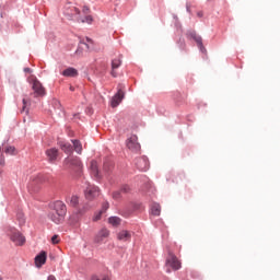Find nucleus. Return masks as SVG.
Returning <instances> with one entry per match:
<instances>
[{"mask_svg": "<svg viewBox=\"0 0 280 280\" xmlns=\"http://www.w3.org/2000/svg\"><path fill=\"white\" fill-rule=\"evenodd\" d=\"M83 23H93V16L88 15V16L85 18V21H83Z\"/></svg>", "mask_w": 280, "mask_h": 280, "instance_id": "nucleus-34", "label": "nucleus"}, {"mask_svg": "<svg viewBox=\"0 0 280 280\" xmlns=\"http://www.w3.org/2000/svg\"><path fill=\"white\" fill-rule=\"evenodd\" d=\"M52 212L59 214L60 218H65V215H67V205L62 201H55Z\"/></svg>", "mask_w": 280, "mask_h": 280, "instance_id": "nucleus-8", "label": "nucleus"}, {"mask_svg": "<svg viewBox=\"0 0 280 280\" xmlns=\"http://www.w3.org/2000/svg\"><path fill=\"white\" fill-rule=\"evenodd\" d=\"M8 235L15 246H23V244H25V236H23L16 229L10 228L8 230Z\"/></svg>", "mask_w": 280, "mask_h": 280, "instance_id": "nucleus-3", "label": "nucleus"}, {"mask_svg": "<svg viewBox=\"0 0 280 280\" xmlns=\"http://www.w3.org/2000/svg\"><path fill=\"white\" fill-rule=\"evenodd\" d=\"M108 207H109L108 202H104L103 207H102V210H101V213H106V211H108Z\"/></svg>", "mask_w": 280, "mask_h": 280, "instance_id": "nucleus-32", "label": "nucleus"}, {"mask_svg": "<svg viewBox=\"0 0 280 280\" xmlns=\"http://www.w3.org/2000/svg\"><path fill=\"white\" fill-rule=\"evenodd\" d=\"M83 12L86 14V12H89V8H88V7H84V8H83Z\"/></svg>", "mask_w": 280, "mask_h": 280, "instance_id": "nucleus-38", "label": "nucleus"}, {"mask_svg": "<svg viewBox=\"0 0 280 280\" xmlns=\"http://www.w3.org/2000/svg\"><path fill=\"white\" fill-rule=\"evenodd\" d=\"M117 240H119V242H130V240H132V233L128 230H122L117 233Z\"/></svg>", "mask_w": 280, "mask_h": 280, "instance_id": "nucleus-11", "label": "nucleus"}, {"mask_svg": "<svg viewBox=\"0 0 280 280\" xmlns=\"http://www.w3.org/2000/svg\"><path fill=\"white\" fill-rule=\"evenodd\" d=\"M24 71H25V73H31V72H32V69L25 68Z\"/></svg>", "mask_w": 280, "mask_h": 280, "instance_id": "nucleus-36", "label": "nucleus"}, {"mask_svg": "<svg viewBox=\"0 0 280 280\" xmlns=\"http://www.w3.org/2000/svg\"><path fill=\"white\" fill-rule=\"evenodd\" d=\"M49 219L55 222V224H60L63 220H65V217H60V214L51 211L49 213Z\"/></svg>", "mask_w": 280, "mask_h": 280, "instance_id": "nucleus-17", "label": "nucleus"}, {"mask_svg": "<svg viewBox=\"0 0 280 280\" xmlns=\"http://www.w3.org/2000/svg\"><path fill=\"white\" fill-rule=\"evenodd\" d=\"M121 67V57H118L114 60H112V75L113 78H117L116 69H119Z\"/></svg>", "mask_w": 280, "mask_h": 280, "instance_id": "nucleus-15", "label": "nucleus"}, {"mask_svg": "<svg viewBox=\"0 0 280 280\" xmlns=\"http://www.w3.org/2000/svg\"><path fill=\"white\" fill-rule=\"evenodd\" d=\"M63 167L66 170H71V172H75L77 174H82V161L80 158L70 155L63 160Z\"/></svg>", "mask_w": 280, "mask_h": 280, "instance_id": "nucleus-1", "label": "nucleus"}, {"mask_svg": "<svg viewBox=\"0 0 280 280\" xmlns=\"http://www.w3.org/2000/svg\"><path fill=\"white\" fill-rule=\"evenodd\" d=\"M120 191H121L122 194H130V186H128V185H122V186L120 187Z\"/></svg>", "mask_w": 280, "mask_h": 280, "instance_id": "nucleus-29", "label": "nucleus"}, {"mask_svg": "<svg viewBox=\"0 0 280 280\" xmlns=\"http://www.w3.org/2000/svg\"><path fill=\"white\" fill-rule=\"evenodd\" d=\"M84 194L86 200H93V198H97V196H100V188H97V186L88 184Z\"/></svg>", "mask_w": 280, "mask_h": 280, "instance_id": "nucleus-7", "label": "nucleus"}, {"mask_svg": "<svg viewBox=\"0 0 280 280\" xmlns=\"http://www.w3.org/2000/svg\"><path fill=\"white\" fill-rule=\"evenodd\" d=\"M108 222L112 226H119V224H121V219L119 217H110Z\"/></svg>", "mask_w": 280, "mask_h": 280, "instance_id": "nucleus-22", "label": "nucleus"}, {"mask_svg": "<svg viewBox=\"0 0 280 280\" xmlns=\"http://www.w3.org/2000/svg\"><path fill=\"white\" fill-rule=\"evenodd\" d=\"M136 167H138L140 172H148V170H150V161H148L145 156L138 158L136 159Z\"/></svg>", "mask_w": 280, "mask_h": 280, "instance_id": "nucleus-9", "label": "nucleus"}, {"mask_svg": "<svg viewBox=\"0 0 280 280\" xmlns=\"http://www.w3.org/2000/svg\"><path fill=\"white\" fill-rule=\"evenodd\" d=\"M90 170H91V174H92V176H94V178H100V171L97 170V162L92 161Z\"/></svg>", "mask_w": 280, "mask_h": 280, "instance_id": "nucleus-18", "label": "nucleus"}, {"mask_svg": "<svg viewBox=\"0 0 280 280\" xmlns=\"http://www.w3.org/2000/svg\"><path fill=\"white\" fill-rule=\"evenodd\" d=\"M192 38L197 43L198 47L201 49H205V46H202V37L201 36H198L196 35V33H192Z\"/></svg>", "mask_w": 280, "mask_h": 280, "instance_id": "nucleus-25", "label": "nucleus"}, {"mask_svg": "<svg viewBox=\"0 0 280 280\" xmlns=\"http://www.w3.org/2000/svg\"><path fill=\"white\" fill-rule=\"evenodd\" d=\"M60 148L61 150H63L66 152V154H69L72 152L73 148L71 147V144L67 143V142H61L60 143Z\"/></svg>", "mask_w": 280, "mask_h": 280, "instance_id": "nucleus-24", "label": "nucleus"}, {"mask_svg": "<svg viewBox=\"0 0 280 280\" xmlns=\"http://www.w3.org/2000/svg\"><path fill=\"white\" fill-rule=\"evenodd\" d=\"M102 211H100L95 217H94V222H97V220H102Z\"/></svg>", "mask_w": 280, "mask_h": 280, "instance_id": "nucleus-33", "label": "nucleus"}, {"mask_svg": "<svg viewBox=\"0 0 280 280\" xmlns=\"http://www.w3.org/2000/svg\"><path fill=\"white\" fill-rule=\"evenodd\" d=\"M167 272H172V270H171V269H167Z\"/></svg>", "mask_w": 280, "mask_h": 280, "instance_id": "nucleus-42", "label": "nucleus"}, {"mask_svg": "<svg viewBox=\"0 0 280 280\" xmlns=\"http://www.w3.org/2000/svg\"><path fill=\"white\" fill-rule=\"evenodd\" d=\"M65 78H78V70L75 68H68L61 73Z\"/></svg>", "mask_w": 280, "mask_h": 280, "instance_id": "nucleus-16", "label": "nucleus"}, {"mask_svg": "<svg viewBox=\"0 0 280 280\" xmlns=\"http://www.w3.org/2000/svg\"><path fill=\"white\" fill-rule=\"evenodd\" d=\"M49 183V176L48 175H37L32 179L30 183V187L34 190L38 189L39 185H47Z\"/></svg>", "mask_w": 280, "mask_h": 280, "instance_id": "nucleus-4", "label": "nucleus"}, {"mask_svg": "<svg viewBox=\"0 0 280 280\" xmlns=\"http://www.w3.org/2000/svg\"><path fill=\"white\" fill-rule=\"evenodd\" d=\"M121 100H124V91L118 90L117 94L112 100V107L117 108V105L121 104Z\"/></svg>", "mask_w": 280, "mask_h": 280, "instance_id": "nucleus-14", "label": "nucleus"}, {"mask_svg": "<svg viewBox=\"0 0 280 280\" xmlns=\"http://www.w3.org/2000/svg\"><path fill=\"white\" fill-rule=\"evenodd\" d=\"M46 156L49 163H56V160L58 159V149L52 148V149L46 150Z\"/></svg>", "mask_w": 280, "mask_h": 280, "instance_id": "nucleus-12", "label": "nucleus"}, {"mask_svg": "<svg viewBox=\"0 0 280 280\" xmlns=\"http://www.w3.org/2000/svg\"><path fill=\"white\" fill-rule=\"evenodd\" d=\"M73 10H74L75 14H80V9L74 8Z\"/></svg>", "mask_w": 280, "mask_h": 280, "instance_id": "nucleus-37", "label": "nucleus"}, {"mask_svg": "<svg viewBox=\"0 0 280 280\" xmlns=\"http://www.w3.org/2000/svg\"><path fill=\"white\" fill-rule=\"evenodd\" d=\"M151 213L152 215H161V205L153 203L151 207Z\"/></svg>", "mask_w": 280, "mask_h": 280, "instance_id": "nucleus-20", "label": "nucleus"}, {"mask_svg": "<svg viewBox=\"0 0 280 280\" xmlns=\"http://www.w3.org/2000/svg\"><path fill=\"white\" fill-rule=\"evenodd\" d=\"M88 43H91V39H90V38H88Z\"/></svg>", "mask_w": 280, "mask_h": 280, "instance_id": "nucleus-41", "label": "nucleus"}, {"mask_svg": "<svg viewBox=\"0 0 280 280\" xmlns=\"http://www.w3.org/2000/svg\"><path fill=\"white\" fill-rule=\"evenodd\" d=\"M84 47H86V49H89V44H86L84 42H80L79 47L75 50L77 56H82V51H83Z\"/></svg>", "mask_w": 280, "mask_h": 280, "instance_id": "nucleus-26", "label": "nucleus"}, {"mask_svg": "<svg viewBox=\"0 0 280 280\" xmlns=\"http://www.w3.org/2000/svg\"><path fill=\"white\" fill-rule=\"evenodd\" d=\"M25 106H27V101L25 98H23V108H22V110H25Z\"/></svg>", "mask_w": 280, "mask_h": 280, "instance_id": "nucleus-35", "label": "nucleus"}, {"mask_svg": "<svg viewBox=\"0 0 280 280\" xmlns=\"http://www.w3.org/2000/svg\"><path fill=\"white\" fill-rule=\"evenodd\" d=\"M109 235H110V231L106 229H102L101 231H98V233L94 237L95 244H102V242H104V240H107Z\"/></svg>", "mask_w": 280, "mask_h": 280, "instance_id": "nucleus-10", "label": "nucleus"}, {"mask_svg": "<svg viewBox=\"0 0 280 280\" xmlns=\"http://www.w3.org/2000/svg\"><path fill=\"white\" fill-rule=\"evenodd\" d=\"M28 82L32 86L35 97H45L47 91L45 90V86H43V83H40V81H38V79L35 75H31L28 78Z\"/></svg>", "mask_w": 280, "mask_h": 280, "instance_id": "nucleus-2", "label": "nucleus"}, {"mask_svg": "<svg viewBox=\"0 0 280 280\" xmlns=\"http://www.w3.org/2000/svg\"><path fill=\"white\" fill-rule=\"evenodd\" d=\"M166 268H172V270H180V260H178L176 255L168 253V257L166 258Z\"/></svg>", "mask_w": 280, "mask_h": 280, "instance_id": "nucleus-6", "label": "nucleus"}, {"mask_svg": "<svg viewBox=\"0 0 280 280\" xmlns=\"http://www.w3.org/2000/svg\"><path fill=\"white\" fill-rule=\"evenodd\" d=\"M121 190H117L113 192V198L114 200H119V198H121Z\"/></svg>", "mask_w": 280, "mask_h": 280, "instance_id": "nucleus-31", "label": "nucleus"}, {"mask_svg": "<svg viewBox=\"0 0 280 280\" xmlns=\"http://www.w3.org/2000/svg\"><path fill=\"white\" fill-rule=\"evenodd\" d=\"M0 280H3V278H2V277H0Z\"/></svg>", "mask_w": 280, "mask_h": 280, "instance_id": "nucleus-43", "label": "nucleus"}, {"mask_svg": "<svg viewBox=\"0 0 280 280\" xmlns=\"http://www.w3.org/2000/svg\"><path fill=\"white\" fill-rule=\"evenodd\" d=\"M79 202H80V198L78 196H72L69 199L70 207H78Z\"/></svg>", "mask_w": 280, "mask_h": 280, "instance_id": "nucleus-27", "label": "nucleus"}, {"mask_svg": "<svg viewBox=\"0 0 280 280\" xmlns=\"http://www.w3.org/2000/svg\"><path fill=\"white\" fill-rule=\"evenodd\" d=\"M51 244H60V236L58 234L51 237Z\"/></svg>", "mask_w": 280, "mask_h": 280, "instance_id": "nucleus-30", "label": "nucleus"}, {"mask_svg": "<svg viewBox=\"0 0 280 280\" xmlns=\"http://www.w3.org/2000/svg\"><path fill=\"white\" fill-rule=\"evenodd\" d=\"M47 261V253L46 252H40L36 257H35V265L37 268H40V266H44Z\"/></svg>", "mask_w": 280, "mask_h": 280, "instance_id": "nucleus-13", "label": "nucleus"}, {"mask_svg": "<svg viewBox=\"0 0 280 280\" xmlns=\"http://www.w3.org/2000/svg\"><path fill=\"white\" fill-rule=\"evenodd\" d=\"M197 16H202V12H198V13H197Z\"/></svg>", "mask_w": 280, "mask_h": 280, "instance_id": "nucleus-39", "label": "nucleus"}, {"mask_svg": "<svg viewBox=\"0 0 280 280\" xmlns=\"http://www.w3.org/2000/svg\"><path fill=\"white\" fill-rule=\"evenodd\" d=\"M4 153L14 155V154H16V148H14L12 145L5 147L4 148Z\"/></svg>", "mask_w": 280, "mask_h": 280, "instance_id": "nucleus-28", "label": "nucleus"}, {"mask_svg": "<svg viewBox=\"0 0 280 280\" xmlns=\"http://www.w3.org/2000/svg\"><path fill=\"white\" fill-rule=\"evenodd\" d=\"M91 280H110V278L104 273H94L92 275Z\"/></svg>", "mask_w": 280, "mask_h": 280, "instance_id": "nucleus-21", "label": "nucleus"}, {"mask_svg": "<svg viewBox=\"0 0 280 280\" xmlns=\"http://www.w3.org/2000/svg\"><path fill=\"white\" fill-rule=\"evenodd\" d=\"M74 151L78 154H82V143L79 140H72Z\"/></svg>", "mask_w": 280, "mask_h": 280, "instance_id": "nucleus-23", "label": "nucleus"}, {"mask_svg": "<svg viewBox=\"0 0 280 280\" xmlns=\"http://www.w3.org/2000/svg\"><path fill=\"white\" fill-rule=\"evenodd\" d=\"M112 171H113V162L105 161L104 164H103V172L105 174H110Z\"/></svg>", "mask_w": 280, "mask_h": 280, "instance_id": "nucleus-19", "label": "nucleus"}, {"mask_svg": "<svg viewBox=\"0 0 280 280\" xmlns=\"http://www.w3.org/2000/svg\"><path fill=\"white\" fill-rule=\"evenodd\" d=\"M127 148L131 152H139L141 150V144L139 143V138L137 136H131L127 139Z\"/></svg>", "mask_w": 280, "mask_h": 280, "instance_id": "nucleus-5", "label": "nucleus"}, {"mask_svg": "<svg viewBox=\"0 0 280 280\" xmlns=\"http://www.w3.org/2000/svg\"><path fill=\"white\" fill-rule=\"evenodd\" d=\"M70 91H75V88H73V86H70Z\"/></svg>", "mask_w": 280, "mask_h": 280, "instance_id": "nucleus-40", "label": "nucleus"}]
</instances>
